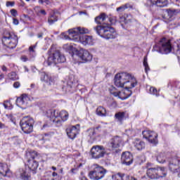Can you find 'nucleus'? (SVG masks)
<instances>
[{
  "instance_id": "obj_14",
  "label": "nucleus",
  "mask_w": 180,
  "mask_h": 180,
  "mask_svg": "<svg viewBox=\"0 0 180 180\" xmlns=\"http://www.w3.org/2000/svg\"><path fill=\"white\" fill-rule=\"evenodd\" d=\"M180 169V159L174 158L169 163V169L173 174L179 172Z\"/></svg>"
},
{
  "instance_id": "obj_24",
  "label": "nucleus",
  "mask_w": 180,
  "mask_h": 180,
  "mask_svg": "<svg viewBox=\"0 0 180 180\" xmlns=\"http://www.w3.org/2000/svg\"><path fill=\"white\" fill-rule=\"evenodd\" d=\"M41 77V81H43L44 82H46L48 85H51L52 84H54V82L53 81V79L51 76H49V75L42 72L40 74Z\"/></svg>"
},
{
  "instance_id": "obj_13",
  "label": "nucleus",
  "mask_w": 180,
  "mask_h": 180,
  "mask_svg": "<svg viewBox=\"0 0 180 180\" xmlns=\"http://www.w3.org/2000/svg\"><path fill=\"white\" fill-rule=\"evenodd\" d=\"M123 143V139L120 136H115L111 139L108 143L109 150H115V148H119Z\"/></svg>"
},
{
  "instance_id": "obj_51",
  "label": "nucleus",
  "mask_w": 180,
  "mask_h": 180,
  "mask_svg": "<svg viewBox=\"0 0 180 180\" xmlns=\"http://www.w3.org/2000/svg\"><path fill=\"white\" fill-rule=\"evenodd\" d=\"M21 60H22V61H26L27 60V57L23 56L21 57Z\"/></svg>"
},
{
  "instance_id": "obj_53",
  "label": "nucleus",
  "mask_w": 180,
  "mask_h": 180,
  "mask_svg": "<svg viewBox=\"0 0 180 180\" xmlns=\"http://www.w3.org/2000/svg\"><path fill=\"white\" fill-rule=\"evenodd\" d=\"M57 175H58V174L57 172H54L52 173V176H53V177L57 176Z\"/></svg>"
},
{
  "instance_id": "obj_20",
  "label": "nucleus",
  "mask_w": 180,
  "mask_h": 180,
  "mask_svg": "<svg viewBox=\"0 0 180 180\" xmlns=\"http://www.w3.org/2000/svg\"><path fill=\"white\" fill-rule=\"evenodd\" d=\"M29 97H27V95L23 94L17 98L16 103L18 106H26V105H27Z\"/></svg>"
},
{
  "instance_id": "obj_56",
  "label": "nucleus",
  "mask_w": 180,
  "mask_h": 180,
  "mask_svg": "<svg viewBox=\"0 0 180 180\" xmlns=\"http://www.w3.org/2000/svg\"><path fill=\"white\" fill-rule=\"evenodd\" d=\"M30 86H31L32 89H34V88L36 87V84H32L30 85Z\"/></svg>"
},
{
  "instance_id": "obj_38",
  "label": "nucleus",
  "mask_w": 180,
  "mask_h": 180,
  "mask_svg": "<svg viewBox=\"0 0 180 180\" xmlns=\"http://www.w3.org/2000/svg\"><path fill=\"white\" fill-rule=\"evenodd\" d=\"M170 12H172V15L176 16V15H179L180 10L179 9H169Z\"/></svg>"
},
{
  "instance_id": "obj_16",
  "label": "nucleus",
  "mask_w": 180,
  "mask_h": 180,
  "mask_svg": "<svg viewBox=\"0 0 180 180\" xmlns=\"http://www.w3.org/2000/svg\"><path fill=\"white\" fill-rule=\"evenodd\" d=\"M121 161L125 165H131L133 164V155L129 151L122 153Z\"/></svg>"
},
{
  "instance_id": "obj_17",
  "label": "nucleus",
  "mask_w": 180,
  "mask_h": 180,
  "mask_svg": "<svg viewBox=\"0 0 180 180\" xmlns=\"http://www.w3.org/2000/svg\"><path fill=\"white\" fill-rule=\"evenodd\" d=\"M108 19V16L105 13H103L95 18V22L97 23V25H100V26H108V21H106Z\"/></svg>"
},
{
  "instance_id": "obj_4",
  "label": "nucleus",
  "mask_w": 180,
  "mask_h": 180,
  "mask_svg": "<svg viewBox=\"0 0 180 180\" xmlns=\"http://www.w3.org/2000/svg\"><path fill=\"white\" fill-rule=\"evenodd\" d=\"M94 30L96 32L98 36H101V37H103L107 40H109L110 39H116V37H117V33H116L115 28L108 25H98L94 27Z\"/></svg>"
},
{
  "instance_id": "obj_22",
  "label": "nucleus",
  "mask_w": 180,
  "mask_h": 180,
  "mask_svg": "<svg viewBox=\"0 0 180 180\" xmlns=\"http://www.w3.org/2000/svg\"><path fill=\"white\" fill-rule=\"evenodd\" d=\"M133 144L134 147H135V148L139 151H141V150H144V148H146V143L140 139H136Z\"/></svg>"
},
{
  "instance_id": "obj_28",
  "label": "nucleus",
  "mask_w": 180,
  "mask_h": 180,
  "mask_svg": "<svg viewBox=\"0 0 180 180\" xmlns=\"http://www.w3.org/2000/svg\"><path fill=\"white\" fill-rule=\"evenodd\" d=\"M96 113L98 116H106V109L103 106H99L97 108Z\"/></svg>"
},
{
  "instance_id": "obj_19",
  "label": "nucleus",
  "mask_w": 180,
  "mask_h": 180,
  "mask_svg": "<svg viewBox=\"0 0 180 180\" xmlns=\"http://www.w3.org/2000/svg\"><path fill=\"white\" fill-rule=\"evenodd\" d=\"M148 2H150L152 6H158L159 8H164L168 5L167 0H148Z\"/></svg>"
},
{
  "instance_id": "obj_15",
  "label": "nucleus",
  "mask_w": 180,
  "mask_h": 180,
  "mask_svg": "<svg viewBox=\"0 0 180 180\" xmlns=\"http://www.w3.org/2000/svg\"><path fill=\"white\" fill-rule=\"evenodd\" d=\"M77 55L82 60L83 63H88L92 60V55L87 50L80 49Z\"/></svg>"
},
{
  "instance_id": "obj_54",
  "label": "nucleus",
  "mask_w": 180,
  "mask_h": 180,
  "mask_svg": "<svg viewBox=\"0 0 180 180\" xmlns=\"http://www.w3.org/2000/svg\"><path fill=\"white\" fill-rule=\"evenodd\" d=\"M30 47H32V49H35L36 47H37V43H36L35 45L30 46Z\"/></svg>"
},
{
  "instance_id": "obj_39",
  "label": "nucleus",
  "mask_w": 180,
  "mask_h": 180,
  "mask_svg": "<svg viewBox=\"0 0 180 180\" xmlns=\"http://www.w3.org/2000/svg\"><path fill=\"white\" fill-rule=\"evenodd\" d=\"M149 91L151 95H156V96H158V95L157 94V89H155V87H150Z\"/></svg>"
},
{
  "instance_id": "obj_63",
  "label": "nucleus",
  "mask_w": 180,
  "mask_h": 180,
  "mask_svg": "<svg viewBox=\"0 0 180 180\" xmlns=\"http://www.w3.org/2000/svg\"><path fill=\"white\" fill-rule=\"evenodd\" d=\"M173 2H178V0H172Z\"/></svg>"
},
{
  "instance_id": "obj_64",
  "label": "nucleus",
  "mask_w": 180,
  "mask_h": 180,
  "mask_svg": "<svg viewBox=\"0 0 180 180\" xmlns=\"http://www.w3.org/2000/svg\"><path fill=\"white\" fill-rule=\"evenodd\" d=\"M81 166H82V164H80V165H79V167H81Z\"/></svg>"
},
{
  "instance_id": "obj_7",
  "label": "nucleus",
  "mask_w": 180,
  "mask_h": 180,
  "mask_svg": "<svg viewBox=\"0 0 180 180\" xmlns=\"http://www.w3.org/2000/svg\"><path fill=\"white\" fill-rule=\"evenodd\" d=\"M51 54L48 58V65H56V64L65 63V56L60 53V51L51 48Z\"/></svg>"
},
{
  "instance_id": "obj_31",
  "label": "nucleus",
  "mask_w": 180,
  "mask_h": 180,
  "mask_svg": "<svg viewBox=\"0 0 180 180\" xmlns=\"http://www.w3.org/2000/svg\"><path fill=\"white\" fill-rule=\"evenodd\" d=\"M127 93L129 94L122 98V99H127V98H129V96H131V91H130L129 90H127V92L126 91H124V92H121V91L115 92V93H114V95H115V96H122V94H127Z\"/></svg>"
},
{
  "instance_id": "obj_1",
  "label": "nucleus",
  "mask_w": 180,
  "mask_h": 180,
  "mask_svg": "<svg viewBox=\"0 0 180 180\" xmlns=\"http://www.w3.org/2000/svg\"><path fill=\"white\" fill-rule=\"evenodd\" d=\"M114 84L118 88H125V89H131L137 85V80L133 75L123 72L115 75Z\"/></svg>"
},
{
  "instance_id": "obj_61",
  "label": "nucleus",
  "mask_w": 180,
  "mask_h": 180,
  "mask_svg": "<svg viewBox=\"0 0 180 180\" xmlns=\"http://www.w3.org/2000/svg\"><path fill=\"white\" fill-rule=\"evenodd\" d=\"M81 180H88L86 177H82Z\"/></svg>"
},
{
  "instance_id": "obj_62",
  "label": "nucleus",
  "mask_w": 180,
  "mask_h": 180,
  "mask_svg": "<svg viewBox=\"0 0 180 180\" xmlns=\"http://www.w3.org/2000/svg\"><path fill=\"white\" fill-rule=\"evenodd\" d=\"M178 176H179V178H180V171L178 173Z\"/></svg>"
},
{
  "instance_id": "obj_49",
  "label": "nucleus",
  "mask_w": 180,
  "mask_h": 180,
  "mask_svg": "<svg viewBox=\"0 0 180 180\" xmlns=\"http://www.w3.org/2000/svg\"><path fill=\"white\" fill-rule=\"evenodd\" d=\"M40 13H41V15H47V13H46L45 10H41L40 11Z\"/></svg>"
},
{
  "instance_id": "obj_55",
  "label": "nucleus",
  "mask_w": 180,
  "mask_h": 180,
  "mask_svg": "<svg viewBox=\"0 0 180 180\" xmlns=\"http://www.w3.org/2000/svg\"><path fill=\"white\" fill-rule=\"evenodd\" d=\"M77 169H71V172H72L73 174H75V171H77Z\"/></svg>"
},
{
  "instance_id": "obj_2",
  "label": "nucleus",
  "mask_w": 180,
  "mask_h": 180,
  "mask_svg": "<svg viewBox=\"0 0 180 180\" xmlns=\"http://www.w3.org/2000/svg\"><path fill=\"white\" fill-rule=\"evenodd\" d=\"M89 33V30L85 27H78L73 28V30L70 31V37L74 39L75 41H80L84 46H94V39L91 36L84 35L81 37V34H86Z\"/></svg>"
},
{
  "instance_id": "obj_33",
  "label": "nucleus",
  "mask_w": 180,
  "mask_h": 180,
  "mask_svg": "<svg viewBox=\"0 0 180 180\" xmlns=\"http://www.w3.org/2000/svg\"><path fill=\"white\" fill-rule=\"evenodd\" d=\"M157 161L160 164H164V162H165V154L162 153H160L157 156Z\"/></svg>"
},
{
  "instance_id": "obj_25",
  "label": "nucleus",
  "mask_w": 180,
  "mask_h": 180,
  "mask_svg": "<svg viewBox=\"0 0 180 180\" xmlns=\"http://www.w3.org/2000/svg\"><path fill=\"white\" fill-rule=\"evenodd\" d=\"M19 178L22 180H32L30 179V175H29V173L26 172V169H20L19 170Z\"/></svg>"
},
{
  "instance_id": "obj_8",
  "label": "nucleus",
  "mask_w": 180,
  "mask_h": 180,
  "mask_svg": "<svg viewBox=\"0 0 180 180\" xmlns=\"http://www.w3.org/2000/svg\"><path fill=\"white\" fill-rule=\"evenodd\" d=\"M34 120L30 117H24L20 122V126L24 133L29 134L33 131Z\"/></svg>"
},
{
  "instance_id": "obj_44",
  "label": "nucleus",
  "mask_w": 180,
  "mask_h": 180,
  "mask_svg": "<svg viewBox=\"0 0 180 180\" xmlns=\"http://www.w3.org/2000/svg\"><path fill=\"white\" fill-rule=\"evenodd\" d=\"M13 25H15V26H18V25H19V20L13 18Z\"/></svg>"
},
{
  "instance_id": "obj_34",
  "label": "nucleus",
  "mask_w": 180,
  "mask_h": 180,
  "mask_svg": "<svg viewBox=\"0 0 180 180\" xmlns=\"http://www.w3.org/2000/svg\"><path fill=\"white\" fill-rule=\"evenodd\" d=\"M74 29H72V30H68V34L69 35H68L67 34H65V32H63V33H62L61 34V38L62 39H64L65 40H68V39H70V40H74L75 41V39H72V38H71L70 37V30H73Z\"/></svg>"
},
{
  "instance_id": "obj_23",
  "label": "nucleus",
  "mask_w": 180,
  "mask_h": 180,
  "mask_svg": "<svg viewBox=\"0 0 180 180\" xmlns=\"http://www.w3.org/2000/svg\"><path fill=\"white\" fill-rule=\"evenodd\" d=\"M133 9V6L130 3H127L125 4L122 5L121 6L116 8V11L119 15H122L123 12L126 11V9Z\"/></svg>"
},
{
  "instance_id": "obj_9",
  "label": "nucleus",
  "mask_w": 180,
  "mask_h": 180,
  "mask_svg": "<svg viewBox=\"0 0 180 180\" xmlns=\"http://www.w3.org/2000/svg\"><path fill=\"white\" fill-rule=\"evenodd\" d=\"M106 174V169L103 167L96 165V167L92 171H90L89 173V178L93 180H100L105 176Z\"/></svg>"
},
{
  "instance_id": "obj_10",
  "label": "nucleus",
  "mask_w": 180,
  "mask_h": 180,
  "mask_svg": "<svg viewBox=\"0 0 180 180\" xmlns=\"http://www.w3.org/2000/svg\"><path fill=\"white\" fill-rule=\"evenodd\" d=\"M90 153L92 158L99 160V158H103L105 157V154H106V148H105V146L101 145L94 146L91 148Z\"/></svg>"
},
{
  "instance_id": "obj_52",
  "label": "nucleus",
  "mask_w": 180,
  "mask_h": 180,
  "mask_svg": "<svg viewBox=\"0 0 180 180\" xmlns=\"http://www.w3.org/2000/svg\"><path fill=\"white\" fill-rule=\"evenodd\" d=\"M1 70H2V71H7V68H6V66H5V65H3L2 66V68H1Z\"/></svg>"
},
{
  "instance_id": "obj_60",
  "label": "nucleus",
  "mask_w": 180,
  "mask_h": 180,
  "mask_svg": "<svg viewBox=\"0 0 180 180\" xmlns=\"http://www.w3.org/2000/svg\"><path fill=\"white\" fill-rule=\"evenodd\" d=\"M24 69H25V71L29 72V69H27V67L25 66Z\"/></svg>"
},
{
  "instance_id": "obj_11",
  "label": "nucleus",
  "mask_w": 180,
  "mask_h": 180,
  "mask_svg": "<svg viewBox=\"0 0 180 180\" xmlns=\"http://www.w3.org/2000/svg\"><path fill=\"white\" fill-rule=\"evenodd\" d=\"M26 156L27 157V158H31L28 160L27 165L30 171L34 172L33 174H34V171L37 170L39 167V162L34 160L35 157L37 156V153L34 150H31L26 153Z\"/></svg>"
},
{
  "instance_id": "obj_42",
  "label": "nucleus",
  "mask_w": 180,
  "mask_h": 180,
  "mask_svg": "<svg viewBox=\"0 0 180 180\" xmlns=\"http://www.w3.org/2000/svg\"><path fill=\"white\" fill-rule=\"evenodd\" d=\"M6 6L7 7H9V6H15V1H6Z\"/></svg>"
},
{
  "instance_id": "obj_30",
  "label": "nucleus",
  "mask_w": 180,
  "mask_h": 180,
  "mask_svg": "<svg viewBox=\"0 0 180 180\" xmlns=\"http://www.w3.org/2000/svg\"><path fill=\"white\" fill-rule=\"evenodd\" d=\"M134 20V18L131 16V15L129 14H124V23L127 24V23H131Z\"/></svg>"
},
{
  "instance_id": "obj_5",
  "label": "nucleus",
  "mask_w": 180,
  "mask_h": 180,
  "mask_svg": "<svg viewBox=\"0 0 180 180\" xmlns=\"http://www.w3.org/2000/svg\"><path fill=\"white\" fill-rule=\"evenodd\" d=\"M51 117H52L53 123L57 127L63 126V122L68 120V112L66 110H61L60 112L57 110H52L50 111Z\"/></svg>"
},
{
  "instance_id": "obj_36",
  "label": "nucleus",
  "mask_w": 180,
  "mask_h": 180,
  "mask_svg": "<svg viewBox=\"0 0 180 180\" xmlns=\"http://www.w3.org/2000/svg\"><path fill=\"white\" fill-rule=\"evenodd\" d=\"M106 22H108L107 25H115V23H116V17H108Z\"/></svg>"
},
{
  "instance_id": "obj_32",
  "label": "nucleus",
  "mask_w": 180,
  "mask_h": 180,
  "mask_svg": "<svg viewBox=\"0 0 180 180\" xmlns=\"http://www.w3.org/2000/svg\"><path fill=\"white\" fill-rule=\"evenodd\" d=\"M112 180H124V174L117 173L112 176Z\"/></svg>"
},
{
  "instance_id": "obj_26",
  "label": "nucleus",
  "mask_w": 180,
  "mask_h": 180,
  "mask_svg": "<svg viewBox=\"0 0 180 180\" xmlns=\"http://www.w3.org/2000/svg\"><path fill=\"white\" fill-rule=\"evenodd\" d=\"M11 172V170L8 169V165L6 164L0 163V174L3 176H8V174Z\"/></svg>"
},
{
  "instance_id": "obj_47",
  "label": "nucleus",
  "mask_w": 180,
  "mask_h": 180,
  "mask_svg": "<svg viewBox=\"0 0 180 180\" xmlns=\"http://www.w3.org/2000/svg\"><path fill=\"white\" fill-rule=\"evenodd\" d=\"M50 127V126H49V124H44V125H43L41 129H42V130H44V129H47V127Z\"/></svg>"
},
{
  "instance_id": "obj_6",
  "label": "nucleus",
  "mask_w": 180,
  "mask_h": 180,
  "mask_svg": "<svg viewBox=\"0 0 180 180\" xmlns=\"http://www.w3.org/2000/svg\"><path fill=\"white\" fill-rule=\"evenodd\" d=\"M1 41L4 46L8 49H15L18 44V35L13 32H5L3 34Z\"/></svg>"
},
{
  "instance_id": "obj_50",
  "label": "nucleus",
  "mask_w": 180,
  "mask_h": 180,
  "mask_svg": "<svg viewBox=\"0 0 180 180\" xmlns=\"http://www.w3.org/2000/svg\"><path fill=\"white\" fill-rule=\"evenodd\" d=\"M38 39H42L43 38V33H39L37 34Z\"/></svg>"
},
{
  "instance_id": "obj_58",
  "label": "nucleus",
  "mask_w": 180,
  "mask_h": 180,
  "mask_svg": "<svg viewBox=\"0 0 180 180\" xmlns=\"http://www.w3.org/2000/svg\"><path fill=\"white\" fill-rule=\"evenodd\" d=\"M38 2H39V4H44V0H39Z\"/></svg>"
},
{
  "instance_id": "obj_48",
  "label": "nucleus",
  "mask_w": 180,
  "mask_h": 180,
  "mask_svg": "<svg viewBox=\"0 0 180 180\" xmlns=\"http://www.w3.org/2000/svg\"><path fill=\"white\" fill-rule=\"evenodd\" d=\"M44 2L46 5H50V4H51V1H50V0H44Z\"/></svg>"
},
{
  "instance_id": "obj_46",
  "label": "nucleus",
  "mask_w": 180,
  "mask_h": 180,
  "mask_svg": "<svg viewBox=\"0 0 180 180\" xmlns=\"http://www.w3.org/2000/svg\"><path fill=\"white\" fill-rule=\"evenodd\" d=\"M29 51L31 53H35L36 51H34V49H33V47H30L29 48Z\"/></svg>"
},
{
  "instance_id": "obj_27",
  "label": "nucleus",
  "mask_w": 180,
  "mask_h": 180,
  "mask_svg": "<svg viewBox=\"0 0 180 180\" xmlns=\"http://www.w3.org/2000/svg\"><path fill=\"white\" fill-rule=\"evenodd\" d=\"M58 18H57V15L56 14L55 12L51 13L50 16L48 18V22L49 25H53L55 22H57Z\"/></svg>"
},
{
  "instance_id": "obj_43",
  "label": "nucleus",
  "mask_w": 180,
  "mask_h": 180,
  "mask_svg": "<svg viewBox=\"0 0 180 180\" xmlns=\"http://www.w3.org/2000/svg\"><path fill=\"white\" fill-rule=\"evenodd\" d=\"M89 136L90 137H92V136H94V135L95 134V129H89Z\"/></svg>"
},
{
  "instance_id": "obj_59",
  "label": "nucleus",
  "mask_w": 180,
  "mask_h": 180,
  "mask_svg": "<svg viewBox=\"0 0 180 180\" xmlns=\"http://www.w3.org/2000/svg\"><path fill=\"white\" fill-rule=\"evenodd\" d=\"M51 168L53 171H57V168L56 167L53 166Z\"/></svg>"
},
{
  "instance_id": "obj_41",
  "label": "nucleus",
  "mask_w": 180,
  "mask_h": 180,
  "mask_svg": "<svg viewBox=\"0 0 180 180\" xmlns=\"http://www.w3.org/2000/svg\"><path fill=\"white\" fill-rule=\"evenodd\" d=\"M4 106L5 109H11V102L10 101L4 102Z\"/></svg>"
},
{
  "instance_id": "obj_57",
  "label": "nucleus",
  "mask_w": 180,
  "mask_h": 180,
  "mask_svg": "<svg viewBox=\"0 0 180 180\" xmlns=\"http://www.w3.org/2000/svg\"><path fill=\"white\" fill-rule=\"evenodd\" d=\"M2 127H5V124L0 122V129H2Z\"/></svg>"
},
{
  "instance_id": "obj_37",
  "label": "nucleus",
  "mask_w": 180,
  "mask_h": 180,
  "mask_svg": "<svg viewBox=\"0 0 180 180\" xmlns=\"http://www.w3.org/2000/svg\"><path fill=\"white\" fill-rule=\"evenodd\" d=\"M8 78L12 81H15V79H18V76L16 75V73L15 72H12L8 74Z\"/></svg>"
},
{
  "instance_id": "obj_12",
  "label": "nucleus",
  "mask_w": 180,
  "mask_h": 180,
  "mask_svg": "<svg viewBox=\"0 0 180 180\" xmlns=\"http://www.w3.org/2000/svg\"><path fill=\"white\" fill-rule=\"evenodd\" d=\"M143 138L148 141L151 144H157L158 143V134L150 130H145L142 131Z\"/></svg>"
},
{
  "instance_id": "obj_45",
  "label": "nucleus",
  "mask_w": 180,
  "mask_h": 180,
  "mask_svg": "<svg viewBox=\"0 0 180 180\" xmlns=\"http://www.w3.org/2000/svg\"><path fill=\"white\" fill-rule=\"evenodd\" d=\"M13 86L14 88H19L20 86V83L19 82H15L13 84Z\"/></svg>"
},
{
  "instance_id": "obj_35",
  "label": "nucleus",
  "mask_w": 180,
  "mask_h": 180,
  "mask_svg": "<svg viewBox=\"0 0 180 180\" xmlns=\"http://www.w3.org/2000/svg\"><path fill=\"white\" fill-rule=\"evenodd\" d=\"M147 61V56H145L143 58V66L145 68L146 72H147V71H150V66H148V63Z\"/></svg>"
},
{
  "instance_id": "obj_40",
  "label": "nucleus",
  "mask_w": 180,
  "mask_h": 180,
  "mask_svg": "<svg viewBox=\"0 0 180 180\" xmlns=\"http://www.w3.org/2000/svg\"><path fill=\"white\" fill-rule=\"evenodd\" d=\"M10 12L13 18H16V16L18 15V11H16V9L15 8L11 9Z\"/></svg>"
},
{
  "instance_id": "obj_21",
  "label": "nucleus",
  "mask_w": 180,
  "mask_h": 180,
  "mask_svg": "<svg viewBox=\"0 0 180 180\" xmlns=\"http://www.w3.org/2000/svg\"><path fill=\"white\" fill-rule=\"evenodd\" d=\"M162 18L164 20V22L168 23V22L172 21V18L174 17L172 15V12L170 11V10H166L162 15Z\"/></svg>"
},
{
  "instance_id": "obj_3",
  "label": "nucleus",
  "mask_w": 180,
  "mask_h": 180,
  "mask_svg": "<svg viewBox=\"0 0 180 180\" xmlns=\"http://www.w3.org/2000/svg\"><path fill=\"white\" fill-rule=\"evenodd\" d=\"M146 174L150 179H160V178H165L167 176V169L164 167L157 166L151 167V163L146 164Z\"/></svg>"
},
{
  "instance_id": "obj_18",
  "label": "nucleus",
  "mask_w": 180,
  "mask_h": 180,
  "mask_svg": "<svg viewBox=\"0 0 180 180\" xmlns=\"http://www.w3.org/2000/svg\"><path fill=\"white\" fill-rule=\"evenodd\" d=\"M66 133L69 139H71V140H74V139L77 137V134L79 133V129L77 128V127L75 126H73L70 128H68L66 129Z\"/></svg>"
},
{
  "instance_id": "obj_29",
  "label": "nucleus",
  "mask_w": 180,
  "mask_h": 180,
  "mask_svg": "<svg viewBox=\"0 0 180 180\" xmlns=\"http://www.w3.org/2000/svg\"><path fill=\"white\" fill-rule=\"evenodd\" d=\"M124 112H119L115 113V117L117 122L122 123V122H123V119H124Z\"/></svg>"
}]
</instances>
